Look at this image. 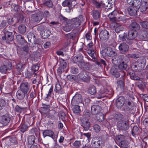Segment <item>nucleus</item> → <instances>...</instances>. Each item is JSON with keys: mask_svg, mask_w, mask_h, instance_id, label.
Returning <instances> with one entry per match:
<instances>
[{"mask_svg": "<svg viewBox=\"0 0 148 148\" xmlns=\"http://www.w3.org/2000/svg\"><path fill=\"white\" fill-rule=\"evenodd\" d=\"M84 18L82 15H80L78 17L72 19L69 21V26L71 28H77L81 25L82 22L84 21Z\"/></svg>", "mask_w": 148, "mask_h": 148, "instance_id": "obj_1", "label": "nucleus"}, {"mask_svg": "<svg viewBox=\"0 0 148 148\" xmlns=\"http://www.w3.org/2000/svg\"><path fill=\"white\" fill-rule=\"evenodd\" d=\"M117 127L122 134H125L129 128L128 123L125 121H119L117 123Z\"/></svg>", "mask_w": 148, "mask_h": 148, "instance_id": "obj_2", "label": "nucleus"}, {"mask_svg": "<svg viewBox=\"0 0 148 148\" xmlns=\"http://www.w3.org/2000/svg\"><path fill=\"white\" fill-rule=\"evenodd\" d=\"M90 78V73L85 71H82L77 75V80L85 82H88Z\"/></svg>", "mask_w": 148, "mask_h": 148, "instance_id": "obj_3", "label": "nucleus"}, {"mask_svg": "<svg viewBox=\"0 0 148 148\" xmlns=\"http://www.w3.org/2000/svg\"><path fill=\"white\" fill-rule=\"evenodd\" d=\"M62 5L64 6H67L70 10H73V8H77L78 5L76 1H72L71 0H65L62 3Z\"/></svg>", "mask_w": 148, "mask_h": 148, "instance_id": "obj_4", "label": "nucleus"}, {"mask_svg": "<svg viewBox=\"0 0 148 148\" xmlns=\"http://www.w3.org/2000/svg\"><path fill=\"white\" fill-rule=\"evenodd\" d=\"M82 126L85 131L88 130L90 127V123L89 119L88 118L82 117L81 118Z\"/></svg>", "mask_w": 148, "mask_h": 148, "instance_id": "obj_5", "label": "nucleus"}, {"mask_svg": "<svg viewBox=\"0 0 148 148\" xmlns=\"http://www.w3.org/2000/svg\"><path fill=\"white\" fill-rule=\"evenodd\" d=\"M43 135L44 138V139H46V137L48 136L51 137L55 141L57 140L58 135H55L54 133L51 130H46L43 132Z\"/></svg>", "mask_w": 148, "mask_h": 148, "instance_id": "obj_6", "label": "nucleus"}, {"mask_svg": "<svg viewBox=\"0 0 148 148\" xmlns=\"http://www.w3.org/2000/svg\"><path fill=\"white\" fill-rule=\"evenodd\" d=\"M11 117L10 114L7 113L1 117L0 123L4 125H7L10 121Z\"/></svg>", "mask_w": 148, "mask_h": 148, "instance_id": "obj_7", "label": "nucleus"}, {"mask_svg": "<svg viewBox=\"0 0 148 148\" xmlns=\"http://www.w3.org/2000/svg\"><path fill=\"white\" fill-rule=\"evenodd\" d=\"M44 16L42 13L39 12L37 13L33 14L31 17L32 20L37 22H39L43 18Z\"/></svg>", "mask_w": 148, "mask_h": 148, "instance_id": "obj_8", "label": "nucleus"}, {"mask_svg": "<svg viewBox=\"0 0 148 148\" xmlns=\"http://www.w3.org/2000/svg\"><path fill=\"white\" fill-rule=\"evenodd\" d=\"M5 36H3L2 39L3 40H6V42L9 43L14 40V35L12 32L6 31L5 33Z\"/></svg>", "mask_w": 148, "mask_h": 148, "instance_id": "obj_9", "label": "nucleus"}, {"mask_svg": "<svg viewBox=\"0 0 148 148\" xmlns=\"http://www.w3.org/2000/svg\"><path fill=\"white\" fill-rule=\"evenodd\" d=\"M125 101V98L123 96H120L116 100V106L118 108H120L123 106Z\"/></svg>", "mask_w": 148, "mask_h": 148, "instance_id": "obj_10", "label": "nucleus"}, {"mask_svg": "<svg viewBox=\"0 0 148 148\" xmlns=\"http://www.w3.org/2000/svg\"><path fill=\"white\" fill-rule=\"evenodd\" d=\"M138 9V7H135L132 5L128 8L127 11L130 15L135 16L137 14V11Z\"/></svg>", "mask_w": 148, "mask_h": 148, "instance_id": "obj_11", "label": "nucleus"}, {"mask_svg": "<svg viewBox=\"0 0 148 148\" xmlns=\"http://www.w3.org/2000/svg\"><path fill=\"white\" fill-rule=\"evenodd\" d=\"M102 52L103 55L110 57L114 55H116V53L113 51L110 48H106L102 50Z\"/></svg>", "mask_w": 148, "mask_h": 148, "instance_id": "obj_12", "label": "nucleus"}, {"mask_svg": "<svg viewBox=\"0 0 148 148\" xmlns=\"http://www.w3.org/2000/svg\"><path fill=\"white\" fill-rule=\"evenodd\" d=\"M119 49L121 53L124 54L128 51L129 47L126 43L123 42L120 45Z\"/></svg>", "mask_w": 148, "mask_h": 148, "instance_id": "obj_13", "label": "nucleus"}, {"mask_svg": "<svg viewBox=\"0 0 148 148\" xmlns=\"http://www.w3.org/2000/svg\"><path fill=\"white\" fill-rule=\"evenodd\" d=\"M99 37L101 40H107L109 38V33L106 29L102 30L100 33Z\"/></svg>", "mask_w": 148, "mask_h": 148, "instance_id": "obj_14", "label": "nucleus"}, {"mask_svg": "<svg viewBox=\"0 0 148 148\" xmlns=\"http://www.w3.org/2000/svg\"><path fill=\"white\" fill-rule=\"evenodd\" d=\"M101 110V108L98 105H96L91 107V113L92 115H95L99 113Z\"/></svg>", "mask_w": 148, "mask_h": 148, "instance_id": "obj_15", "label": "nucleus"}, {"mask_svg": "<svg viewBox=\"0 0 148 148\" xmlns=\"http://www.w3.org/2000/svg\"><path fill=\"white\" fill-rule=\"evenodd\" d=\"M118 66V69L119 70L121 71H122V72H123V74L122 75V76H124L125 74V72L123 71V70H126V69L127 67V64L125 63L124 62L122 61V59L121 61H120V62L119 63Z\"/></svg>", "mask_w": 148, "mask_h": 148, "instance_id": "obj_16", "label": "nucleus"}, {"mask_svg": "<svg viewBox=\"0 0 148 148\" xmlns=\"http://www.w3.org/2000/svg\"><path fill=\"white\" fill-rule=\"evenodd\" d=\"M12 68V66L11 64L9 62L5 65H3L1 66L0 71L3 73H6L8 70H10Z\"/></svg>", "mask_w": 148, "mask_h": 148, "instance_id": "obj_17", "label": "nucleus"}, {"mask_svg": "<svg viewBox=\"0 0 148 148\" xmlns=\"http://www.w3.org/2000/svg\"><path fill=\"white\" fill-rule=\"evenodd\" d=\"M82 96L79 94H77L73 97L72 102L74 104H78L82 103Z\"/></svg>", "mask_w": 148, "mask_h": 148, "instance_id": "obj_18", "label": "nucleus"}, {"mask_svg": "<svg viewBox=\"0 0 148 148\" xmlns=\"http://www.w3.org/2000/svg\"><path fill=\"white\" fill-rule=\"evenodd\" d=\"M111 57V58L110 59V60H111L112 63L115 64H116L117 63H119L122 58L121 56L118 57L116 53V55H114Z\"/></svg>", "mask_w": 148, "mask_h": 148, "instance_id": "obj_19", "label": "nucleus"}, {"mask_svg": "<svg viewBox=\"0 0 148 148\" xmlns=\"http://www.w3.org/2000/svg\"><path fill=\"white\" fill-rule=\"evenodd\" d=\"M137 36V32L136 30L132 29L128 32V39L130 40L134 39Z\"/></svg>", "mask_w": 148, "mask_h": 148, "instance_id": "obj_20", "label": "nucleus"}, {"mask_svg": "<svg viewBox=\"0 0 148 148\" xmlns=\"http://www.w3.org/2000/svg\"><path fill=\"white\" fill-rule=\"evenodd\" d=\"M30 85L27 82L22 83L20 86L21 90L27 94L29 90Z\"/></svg>", "mask_w": 148, "mask_h": 148, "instance_id": "obj_21", "label": "nucleus"}, {"mask_svg": "<svg viewBox=\"0 0 148 148\" xmlns=\"http://www.w3.org/2000/svg\"><path fill=\"white\" fill-rule=\"evenodd\" d=\"M148 8V0H143L142 2V5L140 6V12H145Z\"/></svg>", "mask_w": 148, "mask_h": 148, "instance_id": "obj_22", "label": "nucleus"}, {"mask_svg": "<svg viewBox=\"0 0 148 148\" xmlns=\"http://www.w3.org/2000/svg\"><path fill=\"white\" fill-rule=\"evenodd\" d=\"M112 0H103L101 1V4L103 5V7L106 9H110L112 8Z\"/></svg>", "mask_w": 148, "mask_h": 148, "instance_id": "obj_23", "label": "nucleus"}, {"mask_svg": "<svg viewBox=\"0 0 148 148\" xmlns=\"http://www.w3.org/2000/svg\"><path fill=\"white\" fill-rule=\"evenodd\" d=\"M111 72L112 75L116 77H119L120 75V72H122L121 71L119 70V69L116 68L115 67L112 68Z\"/></svg>", "mask_w": 148, "mask_h": 148, "instance_id": "obj_24", "label": "nucleus"}, {"mask_svg": "<svg viewBox=\"0 0 148 148\" xmlns=\"http://www.w3.org/2000/svg\"><path fill=\"white\" fill-rule=\"evenodd\" d=\"M134 108V106H133L132 103L130 101H128L127 103H125L124 107V109L127 111H130L133 110Z\"/></svg>", "mask_w": 148, "mask_h": 148, "instance_id": "obj_25", "label": "nucleus"}, {"mask_svg": "<svg viewBox=\"0 0 148 148\" xmlns=\"http://www.w3.org/2000/svg\"><path fill=\"white\" fill-rule=\"evenodd\" d=\"M59 18L60 20L64 23L66 27H69V24L68 23L70 20L68 19L67 18L64 16L60 14L59 16Z\"/></svg>", "mask_w": 148, "mask_h": 148, "instance_id": "obj_26", "label": "nucleus"}, {"mask_svg": "<svg viewBox=\"0 0 148 148\" xmlns=\"http://www.w3.org/2000/svg\"><path fill=\"white\" fill-rule=\"evenodd\" d=\"M26 93L20 90H18L16 93V96L19 100H23L24 98Z\"/></svg>", "mask_w": 148, "mask_h": 148, "instance_id": "obj_27", "label": "nucleus"}, {"mask_svg": "<svg viewBox=\"0 0 148 148\" xmlns=\"http://www.w3.org/2000/svg\"><path fill=\"white\" fill-rule=\"evenodd\" d=\"M29 40H30L31 42L34 44H37V42L35 37V36L32 33H29L27 35Z\"/></svg>", "mask_w": 148, "mask_h": 148, "instance_id": "obj_28", "label": "nucleus"}, {"mask_svg": "<svg viewBox=\"0 0 148 148\" xmlns=\"http://www.w3.org/2000/svg\"><path fill=\"white\" fill-rule=\"evenodd\" d=\"M117 14H118V13L116 11H114L110 13L108 15L110 20L113 22L115 21V17L116 16Z\"/></svg>", "mask_w": 148, "mask_h": 148, "instance_id": "obj_29", "label": "nucleus"}, {"mask_svg": "<svg viewBox=\"0 0 148 148\" xmlns=\"http://www.w3.org/2000/svg\"><path fill=\"white\" fill-rule=\"evenodd\" d=\"M43 4L44 6H46L49 8H53V3L50 0H47L44 1Z\"/></svg>", "mask_w": 148, "mask_h": 148, "instance_id": "obj_30", "label": "nucleus"}, {"mask_svg": "<svg viewBox=\"0 0 148 148\" xmlns=\"http://www.w3.org/2000/svg\"><path fill=\"white\" fill-rule=\"evenodd\" d=\"M22 52H21V54L22 55H27L28 56H30V54L28 53L29 51V48L28 46L27 45L24 46L22 47Z\"/></svg>", "mask_w": 148, "mask_h": 148, "instance_id": "obj_31", "label": "nucleus"}, {"mask_svg": "<svg viewBox=\"0 0 148 148\" xmlns=\"http://www.w3.org/2000/svg\"><path fill=\"white\" fill-rule=\"evenodd\" d=\"M136 63L138 66L139 70H141L143 68L145 64V62L143 60L142 61L141 59H139Z\"/></svg>", "mask_w": 148, "mask_h": 148, "instance_id": "obj_32", "label": "nucleus"}, {"mask_svg": "<svg viewBox=\"0 0 148 148\" xmlns=\"http://www.w3.org/2000/svg\"><path fill=\"white\" fill-rule=\"evenodd\" d=\"M16 38L17 41L20 44L22 45L26 43V41L21 36L18 35L16 36Z\"/></svg>", "mask_w": 148, "mask_h": 148, "instance_id": "obj_33", "label": "nucleus"}, {"mask_svg": "<svg viewBox=\"0 0 148 148\" xmlns=\"http://www.w3.org/2000/svg\"><path fill=\"white\" fill-rule=\"evenodd\" d=\"M124 78L123 77L121 80H119L117 82L118 86L120 87L122 91H124Z\"/></svg>", "mask_w": 148, "mask_h": 148, "instance_id": "obj_34", "label": "nucleus"}, {"mask_svg": "<svg viewBox=\"0 0 148 148\" xmlns=\"http://www.w3.org/2000/svg\"><path fill=\"white\" fill-rule=\"evenodd\" d=\"M92 15L94 19L97 20H99L100 14L99 12L96 10L93 11L92 12Z\"/></svg>", "mask_w": 148, "mask_h": 148, "instance_id": "obj_35", "label": "nucleus"}, {"mask_svg": "<svg viewBox=\"0 0 148 148\" xmlns=\"http://www.w3.org/2000/svg\"><path fill=\"white\" fill-rule=\"evenodd\" d=\"M96 115V118L99 121H102L104 120V115L102 113L99 112Z\"/></svg>", "mask_w": 148, "mask_h": 148, "instance_id": "obj_36", "label": "nucleus"}, {"mask_svg": "<svg viewBox=\"0 0 148 148\" xmlns=\"http://www.w3.org/2000/svg\"><path fill=\"white\" fill-rule=\"evenodd\" d=\"M80 108V106L78 105L74 106L73 108V112L77 114L80 113L81 112Z\"/></svg>", "mask_w": 148, "mask_h": 148, "instance_id": "obj_37", "label": "nucleus"}, {"mask_svg": "<svg viewBox=\"0 0 148 148\" xmlns=\"http://www.w3.org/2000/svg\"><path fill=\"white\" fill-rule=\"evenodd\" d=\"M92 3L98 9L101 8L103 7V5L101 4V3H99L96 1L92 0Z\"/></svg>", "mask_w": 148, "mask_h": 148, "instance_id": "obj_38", "label": "nucleus"}, {"mask_svg": "<svg viewBox=\"0 0 148 148\" xmlns=\"http://www.w3.org/2000/svg\"><path fill=\"white\" fill-rule=\"evenodd\" d=\"M142 0H133V2L132 3V5L136 7H138V8H140V5L141 3Z\"/></svg>", "mask_w": 148, "mask_h": 148, "instance_id": "obj_39", "label": "nucleus"}, {"mask_svg": "<svg viewBox=\"0 0 148 148\" xmlns=\"http://www.w3.org/2000/svg\"><path fill=\"white\" fill-rule=\"evenodd\" d=\"M28 143L31 145L35 143V137L34 136L32 135L29 136L27 138Z\"/></svg>", "mask_w": 148, "mask_h": 148, "instance_id": "obj_40", "label": "nucleus"}, {"mask_svg": "<svg viewBox=\"0 0 148 148\" xmlns=\"http://www.w3.org/2000/svg\"><path fill=\"white\" fill-rule=\"evenodd\" d=\"M88 53L91 56L93 59H95V54L94 50L92 49H88L87 50Z\"/></svg>", "mask_w": 148, "mask_h": 148, "instance_id": "obj_41", "label": "nucleus"}, {"mask_svg": "<svg viewBox=\"0 0 148 148\" xmlns=\"http://www.w3.org/2000/svg\"><path fill=\"white\" fill-rule=\"evenodd\" d=\"M88 65V63L84 62H80L78 66L79 67L82 69H86V67Z\"/></svg>", "mask_w": 148, "mask_h": 148, "instance_id": "obj_42", "label": "nucleus"}, {"mask_svg": "<svg viewBox=\"0 0 148 148\" xmlns=\"http://www.w3.org/2000/svg\"><path fill=\"white\" fill-rule=\"evenodd\" d=\"M55 112L54 111H52L50 112L47 115V117L53 120H55L56 117L55 116Z\"/></svg>", "mask_w": 148, "mask_h": 148, "instance_id": "obj_43", "label": "nucleus"}, {"mask_svg": "<svg viewBox=\"0 0 148 148\" xmlns=\"http://www.w3.org/2000/svg\"><path fill=\"white\" fill-rule=\"evenodd\" d=\"M39 69V66L36 64L32 66V70L34 73L32 74L33 75H34V76L36 75V73H35V72L37 71Z\"/></svg>", "mask_w": 148, "mask_h": 148, "instance_id": "obj_44", "label": "nucleus"}, {"mask_svg": "<svg viewBox=\"0 0 148 148\" xmlns=\"http://www.w3.org/2000/svg\"><path fill=\"white\" fill-rule=\"evenodd\" d=\"M139 129L136 126H134L132 130V134L133 136L138 134Z\"/></svg>", "mask_w": 148, "mask_h": 148, "instance_id": "obj_45", "label": "nucleus"}, {"mask_svg": "<svg viewBox=\"0 0 148 148\" xmlns=\"http://www.w3.org/2000/svg\"><path fill=\"white\" fill-rule=\"evenodd\" d=\"M70 72L73 74H77L79 73V70L77 68L72 66L71 68Z\"/></svg>", "mask_w": 148, "mask_h": 148, "instance_id": "obj_46", "label": "nucleus"}, {"mask_svg": "<svg viewBox=\"0 0 148 148\" xmlns=\"http://www.w3.org/2000/svg\"><path fill=\"white\" fill-rule=\"evenodd\" d=\"M66 77L68 80L71 81L77 80V75L75 76L72 75H69L67 76Z\"/></svg>", "mask_w": 148, "mask_h": 148, "instance_id": "obj_47", "label": "nucleus"}, {"mask_svg": "<svg viewBox=\"0 0 148 148\" xmlns=\"http://www.w3.org/2000/svg\"><path fill=\"white\" fill-rule=\"evenodd\" d=\"M89 92L92 95L95 94L96 92L95 86L93 85L91 86L89 88Z\"/></svg>", "mask_w": 148, "mask_h": 148, "instance_id": "obj_48", "label": "nucleus"}, {"mask_svg": "<svg viewBox=\"0 0 148 148\" xmlns=\"http://www.w3.org/2000/svg\"><path fill=\"white\" fill-rule=\"evenodd\" d=\"M5 101L3 99H0V110L3 109L5 106Z\"/></svg>", "mask_w": 148, "mask_h": 148, "instance_id": "obj_49", "label": "nucleus"}, {"mask_svg": "<svg viewBox=\"0 0 148 148\" xmlns=\"http://www.w3.org/2000/svg\"><path fill=\"white\" fill-rule=\"evenodd\" d=\"M47 88H49V91L47 95V97H51V93L53 91V87L52 85L49 84L47 86Z\"/></svg>", "mask_w": 148, "mask_h": 148, "instance_id": "obj_50", "label": "nucleus"}, {"mask_svg": "<svg viewBox=\"0 0 148 148\" xmlns=\"http://www.w3.org/2000/svg\"><path fill=\"white\" fill-rule=\"evenodd\" d=\"M26 108L25 107H20L18 105H16L15 107V110L16 112L19 113H21Z\"/></svg>", "mask_w": 148, "mask_h": 148, "instance_id": "obj_51", "label": "nucleus"}, {"mask_svg": "<svg viewBox=\"0 0 148 148\" xmlns=\"http://www.w3.org/2000/svg\"><path fill=\"white\" fill-rule=\"evenodd\" d=\"M119 37L120 40L122 41H125L127 39V34L126 33H124L122 34L119 35Z\"/></svg>", "mask_w": 148, "mask_h": 148, "instance_id": "obj_52", "label": "nucleus"}, {"mask_svg": "<svg viewBox=\"0 0 148 148\" xmlns=\"http://www.w3.org/2000/svg\"><path fill=\"white\" fill-rule=\"evenodd\" d=\"M82 59V58L81 55L74 57L73 60L75 62H77L81 61Z\"/></svg>", "mask_w": 148, "mask_h": 148, "instance_id": "obj_53", "label": "nucleus"}, {"mask_svg": "<svg viewBox=\"0 0 148 148\" xmlns=\"http://www.w3.org/2000/svg\"><path fill=\"white\" fill-rule=\"evenodd\" d=\"M61 87L59 84H56L55 85L54 90L56 92L60 93L61 92Z\"/></svg>", "mask_w": 148, "mask_h": 148, "instance_id": "obj_54", "label": "nucleus"}, {"mask_svg": "<svg viewBox=\"0 0 148 148\" xmlns=\"http://www.w3.org/2000/svg\"><path fill=\"white\" fill-rule=\"evenodd\" d=\"M50 24L51 25L50 26L53 27H59L61 25V24L58 22L52 21L50 23Z\"/></svg>", "mask_w": 148, "mask_h": 148, "instance_id": "obj_55", "label": "nucleus"}, {"mask_svg": "<svg viewBox=\"0 0 148 148\" xmlns=\"http://www.w3.org/2000/svg\"><path fill=\"white\" fill-rule=\"evenodd\" d=\"M130 78L132 79L137 80H138L140 79V78L135 75L134 73H130Z\"/></svg>", "mask_w": 148, "mask_h": 148, "instance_id": "obj_56", "label": "nucleus"}, {"mask_svg": "<svg viewBox=\"0 0 148 148\" xmlns=\"http://www.w3.org/2000/svg\"><path fill=\"white\" fill-rule=\"evenodd\" d=\"M28 127V126L25 123L23 124L21 128V130L22 132L24 133L26 131Z\"/></svg>", "mask_w": 148, "mask_h": 148, "instance_id": "obj_57", "label": "nucleus"}, {"mask_svg": "<svg viewBox=\"0 0 148 148\" xmlns=\"http://www.w3.org/2000/svg\"><path fill=\"white\" fill-rule=\"evenodd\" d=\"M112 24L113 28H123V26L119 23L114 22L112 23Z\"/></svg>", "mask_w": 148, "mask_h": 148, "instance_id": "obj_58", "label": "nucleus"}, {"mask_svg": "<svg viewBox=\"0 0 148 148\" xmlns=\"http://www.w3.org/2000/svg\"><path fill=\"white\" fill-rule=\"evenodd\" d=\"M81 145V142L79 140H76L73 144V146L76 148L79 147Z\"/></svg>", "mask_w": 148, "mask_h": 148, "instance_id": "obj_59", "label": "nucleus"}, {"mask_svg": "<svg viewBox=\"0 0 148 148\" xmlns=\"http://www.w3.org/2000/svg\"><path fill=\"white\" fill-rule=\"evenodd\" d=\"M114 118L118 120H121L123 119V116L121 114H118L115 115Z\"/></svg>", "mask_w": 148, "mask_h": 148, "instance_id": "obj_60", "label": "nucleus"}, {"mask_svg": "<svg viewBox=\"0 0 148 148\" xmlns=\"http://www.w3.org/2000/svg\"><path fill=\"white\" fill-rule=\"evenodd\" d=\"M132 69L134 71H139L138 66L136 64V62L134 64L132 65L131 66Z\"/></svg>", "mask_w": 148, "mask_h": 148, "instance_id": "obj_61", "label": "nucleus"}, {"mask_svg": "<svg viewBox=\"0 0 148 148\" xmlns=\"http://www.w3.org/2000/svg\"><path fill=\"white\" fill-rule=\"evenodd\" d=\"M123 134H120L117 136L116 138L117 140H118V141L120 142L124 140V136Z\"/></svg>", "mask_w": 148, "mask_h": 148, "instance_id": "obj_62", "label": "nucleus"}, {"mask_svg": "<svg viewBox=\"0 0 148 148\" xmlns=\"http://www.w3.org/2000/svg\"><path fill=\"white\" fill-rule=\"evenodd\" d=\"M94 129L96 132H98L100 130V127L99 125L96 124L94 126Z\"/></svg>", "mask_w": 148, "mask_h": 148, "instance_id": "obj_63", "label": "nucleus"}, {"mask_svg": "<svg viewBox=\"0 0 148 148\" xmlns=\"http://www.w3.org/2000/svg\"><path fill=\"white\" fill-rule=\"evenodd\" d=\"M16 69L19 71H22L23 70V64L21 63H18L16 66Z\"/></svg>", "mask_w": 148, "mask_h": 148, "instance_id": "obj_64", "label": "nucleus"}]
</instances>
